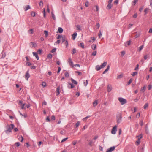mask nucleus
I'll list each match as a JSON object with an SVG mask.
<instances>
[{"mask_svg":"<svg viewBox=\"0 0 152 152\" xmlns=\"http://www.w3.org/2000/svg\"><path fill=\"white\" fill-rule=\"evenodd\" d=\"M140 140L138 139V140L136 142V144L138 145L140 143Z\"/></svg>","mask_w":152,"mask_h":152,"instance_id":"ea45409f","label":"nucleus"},{"mask_svg":"<svg viewBox=\"0 0 152 152\" xmlns=\"http://www.w3.org/2000/svg\"><path fill=\"white\" fill-rule=\"evenodd\" d=\"M102 34L101 33V31L100 30L99 31V38H100L102 36Z\"/></svg>","mask_w":152,"mask_h":152,"instance_id":"a18cd8bd","label":"nucleus"},{"mask_svg":"<svg viewBox=\"0 0 152 152\" xmlns=\"http://www.w3.org/2000/svg\"><path fill=\"white\" fill-rule=\"evenodd\" d=\"M148 104L147 103H145L143 106V108L144 109H145L148 107Z\"/></svg>","mask_w":152,"mask_h":152,"instance_id":"c85d7f7f","label":"nucleus"},{"mask_svg":"<svg viewBox=\"0 0 152 152\" xmlns=\"http://www.w3.org/2000/svg\"><path fill=\"white\" fill-rule=\"evenodd\" d=\"M145 132L146 134H148L149 133V130L148 129V127L147 125L145 127Z\"/></svg>","mask_w":152,"mask_h":152,"instance_id":"a878e982","label":"nucleus"},{"mask_svg":"<svg viewBox=\"0 0 152 152\" xmlns=\"http://www.w3.org/2000/svg\"><path fill=\"white\" fill-rule=\"evenodd\" d=\"M52 55L50 53L47 56V58L50 59H52Z\"/></svg>","mask_w":152,"mask_h":152,"instance_id":"f3484780","label":"nucleus"},{"mask_svg":"<svg viewBox=\"0 0 152 152\" xmlns=\"http://www.w3.org/2000/svg\"><path fill=\"white\" fill-rule=\"evenodd\" d=\"M26 10H29L31 9L29 5H27L25 7Z\"/></svg>","mask_w":152,"mask_h":152,"instance_id":"a19ab883","label":"nucleus"},{"mask_svg":"<svg viewBox=\"0 0 152 152\" xmlns=\"http://www.w3.org/2000/svg\"><path fill=\"white\" fill-rule=\"evenodd\" d=\"M117 121L118 124L120 123L122 121V116L121 113H119L116 116Z\"/></svg>","mask_w":152,"mask_h":152,"instance_id":"f03ea898","label":"nucleus"},{"mask_svg":"<svg viewBox=\"0 0 152 152\" xmlns=\"http://www.w3.org/2000/svg\"><path fill=\"white\" fill-rule=\"evenodd\" d=\"M65 44L66 45V47H67L68 46V43L67 40H66Z\"/></svg>","mask_w":152,"mask_h":152,"instance_id":"c03bdc74","label":"nucleus"},{"mask_svg":"<svg viewBox=\"0 0 152 152\" xmlns=\"http://www.w3.org/2000/svg\"><path fill=\"white\" fill-rule=\"evenodd\" d=\"M96 27L97 28H99V27H100V24H99V23H97L96 25Z\"/></svg>","mask_w":152,"mask_h":152,"instance_id":"de8ad7c7","label":"nucleus"},{"mask_svg":"<svg viewBox=\"0 0 152 152\" xmlns=\"http://www.w3.org/2000/svg\"><path fill=\"white\" fill-rule=\"evenodd\" d=\"M36 68V67L34 66H31V69H34Z\"/></svg>","mask_w":152,"mask_h":152,"instance_id":"052dcab7","label":"nucleus"},{"mask_svg":"<svg viewBox=\"0 0 152 152\" xmlns=\"http://www.w3.org/2000/svg\"><path fill=\"white\" fill-rule=\"evenodd\" d=\"M123 77V75H122L121 74L118 76L117 77V79H120L122 78Z\"/></svg>","mask_w":152,"mask_h":152,"instance_id":"2f4dec72","label":"nucleus"},{"mask_svg":"<svg viewBox=\"0 0 152 152\" xmlns=\"http://www.w3.org/2000/svg\"><path fill=\"white\" fill-rule=\"evenodd\" d=\"M117 126L116 125L113 127L111 131V133L112 134H114L116 133L117 131Z\"/></svg>","mask_w":152,"mask_h":152,"instance_id":"20e7f679","label":"nucleus"},{"mask_svg":"<svg viewBox=\"0 0 152 152\" xmlns=\"http://www.w3.org/2000/svg\"><path fill=\"white\" fill-rule=\"evenodd\" d=\"M65 75L66 77H68L69 76V74L67 72H66L65 74Z\"/></svg>","mask_w":152,"mask_h":152,"instance_id":"864d4df0","label":"nucleus"},{"mask_svg":"<svg viewBox=\"0 0 152 152\" xmlns=\"http://www.w3.org/2000/svg\"><path fill=\"white\" fill-rule=\"evenodd\" d=\"M61 41L62 42H64L66 41L65 36H62V35H61Z\"/></svg>","mask_w":152,"mask_h":152,"instance_id":"412c9836","label":"nucleus"},{"mask_svg":"<svg viewBox=\"0 0 152 152\" xmlns=\"http://www.w3.org/2000/svg\"><path fill=\"white\" fill-rule=\"evenodd\" d=\"M101 68L100 66H99V65L96 66L95 68L96 69L97 71L100 70Z\"/></svg>","mask_w":152,"mask_h":152,"instance_id":"2eb2a0df","label":"nucleus"},{"mask_svg":"<svg viewBox=\"0 0 152 152\" xmlns=\"http://www.w3.org/2000/svg\"><path fill=\"white\" fill-rule=\"evenodd\" d=\"M115 147L114 146L111 147L107 149L106 151V152H112L115 150Z\"/></svg>","mask_w":152,"mask_h":152,"instance_id":"39448f33","label":"nucleus"},{"mask_svg":"<svg viewBox=\"0 0 152 152\" xmlns=\"http://www.w3.org/2000/svg\"><path fill=\"white\" fill-rule=\"evenodd\" d=\"M96 47V44H93L91 46V48L93 50H94Z\"/></svg>","mask_w":152,"mask_h":152,"instance_id":"6ab92c4d","label":"nucleus"},{"mask_svg":"<svg viewBox=\"0 0 152 152\" xmlns=\"http://www.w3.org/2000/svg\"><path fill=\"white\" fill-rule=\"evenodd\" d=\"M56 48H54L51 51V53H54L56 52Z\"/></svg>","mask_w":152,"mask_h":152,"instance_id":"8fccbe9b","label":"nucleus"},{"mask_svg":"<svg viewBox=\"0 0 152 152\" xmlns=\"http://www.w3.org/2000/svg\"><path fill=\"white\" fill-rule=\"evenodd\" d=\"M61 35H58V36L56 38L57 39H60L61 37Z\"/></svg>","mask_w":152,"mask_h":152,"instance_id":"680f3d73","label":"nucleus"},{"mask_svg":"<svg viewBox=\"0 0 152 152\" xmlns=\"http://www.w3.org/2000/svg\"><path fill=\"white\" fill-rule=\"evenodd\" d=\"M79 46L83 49H84V44L83 42L80 43V44L79 45Z\"/></svg>","mask_w":152,"mask_h":152,"instance_id":"aec40b11","label":"nucleus"},{"mask_svg":"<svg viewBox=\"0 0 152 152\" xmlns=\"http://www.w3.org/2000/svg\"><path fill=\"white\" fill-rule=\"evenodd\" d=\"M138 67H139V65L138 64H137V65L135 67V68L134 70H137L138 69Z\"/></svg>","mask_w":152,"mask_h":152,"instance_id":"0e129e2a","label":"nucleus"},{"mask_svg":"<svg viewBox=\"0 0 152 152\" xmlns=\"http://www.w3.org/2000/svg\"><path fill=\"white\" fill-rule=\"evenodd\" d=\"M76 27L77 28V30H81V29L80 28V25H77L76 26Z\"/></svg>","mask_w":152,"mask_h":152,"instance_id":"72a5a7b5","label":"nucleus"},{"mask_svg":"<svg viewBox=\"0 0 152 152\" xmlns=\"http://www.w3.org/2000/svg\"><path fill=\"white\" fill-rule=\"evenodd\" d=\"M71 80H72L73 83L75 85L77 84V82L75 80L73 79L72 78H71Z\"/></svg>","mask_w":152,"mask_h":152,"instance_id":"5701e85b","label":"nucleus"},{"mask_svg":"<svg viewBox=\"0 0 152 152\" xmlns=\"http://www.w3.org/2000/svg\"><path fill=\"white\" fill-rule=\"evenodd\" d=\"M69 64H72L73 62L72 61L71 59L70 58H69Z\"/></svg>","mask_w":152,"mask_h":152,"instance_id":"cd10ccee","label":"nucleus"},{"mask_svg":"<svg viewBox=\"0 0 152 152\" xmlns=\"http://www.w3.org/2000/svg\"><path fill=\"white\" fill-rule=\"evenodd\" d=\"M44 33L45 34L46 37H47L48 35V31H47L45 30L44 31Z\"/></svg>","mask_w":152,"mask_h":152,"instance_id":"58836bf2","label":"nucleus"},{"mask_svg":"<svg viewBox=\"0 0 152 152\" xmlns=\"http://www.w3.org/2000/svg\"><path fill=\"white\" fill-rule=\"evenodd\" d=\"M29 33H30L31 34H32L33 33V29H30L29 30Z\"/></svg>","mask_w":152,"mask_h":152,"instance_id":"bf43d9fd","label":"nucleus"},{"mask_svg":"<svg viewBox=\"0 0 152 152\" xmlns=\"http://www.w3.org/2000/svg\"><path fill=\"white\" fill-rule=\"evenodd\" d=\"M131 42V41L129 40L127 42L125 43V45L126 47H127L129 45H130Z\"/></svg>","mask_w":152,"mask_h":152,"instance_id":"dca6fc26","label":"nucleus"},{"mask_svg":"<svg viewBox=\"0 0 152 152\" xmlns=\"http://www.w3.org/2000/svg\"><path fill=\"white\" fill-rule=\"evenodd\" d=\"M80 123V121H78L77 123L75 125L76 127H77L79 125Z\"/></svg>","mask_w":152,"mask_h":152,"instance_id":"473e14b6","label":"nucleus"},{"mask_svg":"<svg viewBox=\"0 0 152 152\" xmlns=\"http://www.w3.org/2000/svg\"><path fill=\"white\" fill-rule=\"evenodd\" d=\"M46 121H47L50 122V119L49 117H47L46 118Z\"/></svg>","mask_w":152,"mask_h":152,"instance_id":"3c124183","label":"nucleus"},{"mask_svg":"<svg viewBox=\"0 0 152 152\" xmlns=\"http://www.w3.org/2000/svg\"><path fill=\"white\" fill-rule=\"evenodd\" d=\"M138 139L140 140V139L142 137V134H140L137 136Z\"/></svg>","mask_w":152,"mask_h":152,"instance_id":"79ce46f5","label":"nucleus"},{"mask_svg":"<svg viewBox=\"0 0 152 152\" xmlns=\"http://www.w3.org/2000/svg\"><path fill=\"white\" fill-rule=\"evenodd\" d=\"M42 13L43 14V16L45 18L46 17L45 10H43V11H42Z\"/></svg>","mask_w":152,"mask_h":152,"instance_id":"603ef678","label":"nucleus"},{"mask_svg":"<svg viewBox=\"0 0 152 152\" xmlns=\"http://www.w3.org/2000/svg\"><path fill=\"white\" fill-rule=\"evenodd\" d=\"M55 119V117L53 115L51 117V120H54Z\"/></svg>","mask_w":152,"mask_h":152,"instance_id":"774afa93","label":"nucleus"},{"mask_svg":"<svg viewBox=\"0 0 152 152\" xmlns=\"http://www.w3.org/2000/svg\"><path fill=\"white\" fill-rule=\"evenodd\" d=\"M109 69L110 66L108 65L106 69L103 72V74H104L106 73L109 70Z\"/></svg>","mask_w":152,"mask_h":152,"instance_id":"ddd939ff","label":"nucleus"},{"mask_svg":"<svg viewBox=\"0 0 152 152\" xmlns=\"http://www.w3.org/2000/svg\"><path fill=\"white\" fill-rule=\"evenodd\" d=\"M152 88V86L151 85H148V89L149 90H150Z\"/></svg>","mask_w":152,"mask_h":152,"instance_id":"6e6d98bb","label":"nucleus"},{"mask_svg":"<svg viewBox=\"0 0 152 152\" xmlns=\"http://www.w3.org/2000/svg\"><path fill=\"white\" fill-rule=\"evenodd\" d=\"M138 0H134L133 1V5H135L136 3L138 1Z\"/></svg>","mask_w":152,"mask_h":152,"instance_id":"4c0bfd02","label":"nucleus"},{"mask_svg":"<svg viewBox=\"0 0 152 152\" xmlns=\"http://www.w3.org/2000/svg\"><path fill=\"white\" fill-rule=\"evenodd\" d=\"M96 51H94L93 53H92V55L93 56H95L96 55Z\"/></svg>","mask_w":152,"mask_h":152,"instance_id":"37998d69","label":"nucleus"},{"mask_svg":"<svg viewBox=\"0 0 152 152\" xmlns=\"http://www.w3.org/2000/svg\"><path fill=\"white\" fill-rule=\"evenodd\" d=\"M32 45L33 47H36L37 46V44L34 42H32Z\"/></svg>","mask_w":152,"mask_h":152,"instance_id":"e433bc0d","label":"nucleus"},{"mask_svg":"<svg viewBox=\"0 0 152 152\" xmlns=\"http://www.w3.org/2000/svg\"><path fill=\"white\" fill-rule=\"evenodd\" d=\"M71 53L73 54L76 53V49L75 48H73L72 50Z\"/></svg>","mask_w":152,"mask_h":152,"instance_id":"bb28decb","label":"nucleus"},{"mask_svg":"<svg viewBox=\"0 0 152 152\" xmlns=\"http://www.w3.org/2000/svg\"><path fill=\"white\" fill-rule=\"evenodd\" d=\"M112 7V4H108V5L107 6V8L108 9H110Z\"/></svg>","mask_w":152,"mask_h":152,"instance_id":"c9c22d12","label":"nucleus"},{"mask_svg":"<svg viewBox=\"0 0 152 152\" xmlns=\"http://www.w3.org/2000/svg\"><path fill=\"white\" fill-rule=\"evenodd\" d=\"M58 31L59 33H61L63 32V30L62 28L61 27H58Z\"/></svg>","mask_w":152,"mask_h":152,"instance_id":"4468645a","label":"nucleus"},{"mask_svg":"<svg viewBox=\"0 0 152 152\" xmlns=\"http://www.w3.org/2000/svg\"><path fill=\"white\" fill-rule=\"evenodd\" d=\"M51 15H52V17L53 19L55 20L56 19V17H55V15L54 14L53 12H51Z\"/></svg>","mask_w":152,"mask_h":152,"instance_id":"393cba45","label":"nucleus"},{"mask_svg":"<svg viewBox=\"0 0 152 152\" xmlns=\"http://www.w3.org/2000/svg\"><path fill=\"white\" fill-rule=\"evenodd\" d=\"M144 48V45H142L139 47V49H138V51L139 52L143 48Z\"/></svg>","mask_w":152,"mask_h":152,"instance_id":"4be33fe9","label":"nucleus"},{"mask_svg":"<svg viewBox=\"0 0 152 152\" xmlns=\"http://www.w3.org/2000/svg\"><path fill=\"white\" fill-rule=\"evenodd\" d=\"M146 89V87L145 86H144L143 87H142L141 88L140 91L142 92H144L145 89Z\"/></svg>","mask_w":152,"mask_h":152,"instance_id":"b1692460","label":"nucleus"},{"mask_svg":"<svg viewBox=\"0 0 152 152\" xmlns=\"http://www.w3.org/2000/svg\"><path fill=\"white\" fill-rule=\"evenodd\" d=\"M132 82V79H130L129 81V82H128V85H129Z\"/></svg>","mask_w":152,"mask_h":152,"instance_id":"e2e57ef3","label":"nucleus"},{"mask_svg":"<svg viewBox=\"0 0 152 152\" xmlns=\"http://www.w3.org/2000/svg\"><path fill=\"white\" fill-rule=\"evenodd\" d=\"M107 64V62H104L100 66L101 68H104L106 66Z\"/></svg>","mask_w":152,"mask_h":152,"instance_id":"f8f14e48","label":"nucleus"},{"mask_svg":"<svg viewBox=\"0 0 152 152\" xmlns=\"http://www.w3.org/2000/svg\"><path fill=\"white\" fill-rule=\"evenodd\" d=\"M56 91V95H58L60 94V86H58L57 88Z\"/></svg>","mask_w":152,"mask_h":152,"instance_id":"9b49d317","label":"nucleus"},{"mask_svg":"<svg viewBox=\"0 0 152 152\" xmlns=\"http://www.w3.org/2000/svg\"><path fill=\"white\" fill-rule=\"evenodd\" d=\"M121 54L122 56H123L125 54V52L124 51H122L121 52Z\"/></svg>","mask_w":152,"mask_h":152,"instance_id":"69168bd1","label":"nucleus"},{"mask_svg":"<svg viewBox=\"0 0 152 152\" xmlns=\"http://www.w3.org/2000/svg\"><path fill=\"white\" fill-rule=\"evenodd\" d=\"M118 100L120 102L121 104L122 105H123L127 102L126 100L123 98H118Z\"/></svg>","mask_w":152,"mask_h":152,"instance_id":"7ed1b4c3","label":"nucleus"},{"mask_svg":"<svg viewBox=\"0 0 152 152\" xmlns=\"http://www.w3.org/2000/svg\"><path fill=\"white\" fill-rule=\"evenodd\" d=\"M36 13V12H35L33 11H32L31 12V15L33 17H34L35 16Z\"/></svg>","mask_w":152,"mask_h":152,"instance_id":"c756f323","label":"nucleus"},{"mask_svg":"<svg viewBox=\"0 0 152 152\" xmlns=\"http://www.w3.org/2000/svg\"><path fill=\"white\" fill-rule=\"evenodd\" d=\"M42 50L39 49L38 50V53L40 54H41L42 53Z\"/></svg>","mask_w":152,"mask_h":152,"instance_id":"49530a36","label":"nucleus"},{"mask_svg":"<svg viewBox=\"0 0 152 152\" xmlns=\"http://www.w3.org/2000/svg\"><path fill=\"white\" fill-rule=\"evenodd\" d=\"M88 83V81L87 80H86V82H84V85L85 86H87Z\"/></svg>","mask_w":152,"mask_h":152,"instance_id":"09e8293b","label":"nucleus"},{"mask_svg":"<svg viewBox=\"0 0 152 152\" xmlns=\"http://www.w3.org/2000/svg\"><path fill=\"white\" fill-rule=\"evenodd\" d=\"M42 86L44 87H45L46 86V83L44 82H43L42 83Z\"/></svg>","mask_w":152,"mask_h":152,"instance_id":"338daca9","label":"nucleus"},{"mask_svg":"<svg viewBox=\"0 0 152 152\" xmlns=\"http://www.w3.org/2000/svg\"><path fill=\"white\" fill-rule=\"evenodd\" d=\"M137 72H133V73H132V74H131V75L133 76H134L136 75H137Z\"/></svg>","mask_w":152,"mask_h":152,"instance_id":"7c9ffc66","label":"nucleus"},{"mask_svg":"<svg viewBox=\"0 0 152 152\" xmlns=\"http://www.w3.org/2000/svg\"><path fill=\"white\" fill-rule=\"evenodd\" d=\"M7 126L8 128H7L6 130L5 131L6 133L7 134L11 132L12 129H13L15 127L14 125L13 124H12L10 125H7Z\"/></svg>","mask_w":152,"mask_h":152,"instance_id":"f257e3e1","label":"nucleus"},{"mask_svg":"<svg viewBox=\"0 0 152 152\" xmlns=\"http://www.w3.org/2000/svg\"><path fill=\"white\" fill-rule=\"evenodd\" d=\"M15 144L16 145L17 147L19 146V145H20V143L19 142H16L15 143Z\"/></svg>","mask_w":152,"mask_h":152,"instance_id":"5fc2aeb1","label":"nucleus"},{"mask_svg":"<svg viewBox=\"0 0 152 152\" xmlns=\"http://www.w3.org/2000/svg\"><path fill=\"white\" fill-rule=\"evenodd\" d=\"M112 89V86L111 85H109L107 87V91L108 92H110Z\"/></svg>","mask_w":152,"mask_h":152,"instance_id":"0eeeda50","label":"nucleus"},{"mask_svg":"<svg viewBox=\"0 0 152 152\" xmlns=\"http://www.w3.org/2000/svg\"><path fill=\"white\" fill-rule=\"evenodd\" d=\"M68 87L69 88H72L74 87V86L73 84L71 83H69L68 84Z\"/></svg>","mask_w":152,"mask_h":152,"instance_id":"1a4fd4ad","label":"nucleus"},{"mask_svg":"<svg viewBox=\"0 0 152 152\" xmlns=\"http://www.w3.org/2000/svg\"><path fill=\"white\" fill-rule=\"evenodd\" d=\"M77 35V33L76 32H75L72 35V39L73 40H75Z\"/></svg>","mask_w":152,"mask_h":152,"instance_id":"6e6552de","label":"nucleus"},{"mask_svg":"<svg viewBox=\"0 0 152 152\" xmlns=\"http://www.w3.org/2000/svg\"><path fill=\"white\" fill-rule=\"evenodd\" d=\"M97 104H98V101L97 100H95L93 103V106L94 107L96 106L97 105Z\"/></svg>","mask_w":152,"mask_h":152,"instance_id":"a211bd4d","label":"nucleus"},{"mask_svg":"<svg viewBox=\"0 0 152 152\" xmlns=\"http://www.w3.org/2000/svg\"><path fill=\"white\" fill-rule=\"evenodd\" d=\"M30 77V75L28 73V72L27 71L25 75V77L27 80H28Z\"/></svg>","mask_w":152,"mask_h":152,"instance_id":"423d86ee","label":"nucleus"},{"mask_svg":"<svg viewBox=\"0 0 152 152\" xmlns=\"http://www.w3.org/2000/svg\"><path fill=\"white\" fill-rule=\"evenodd\" d=\"M33 55L35 56L37 58V60H38L39 59V57L38 56L37 53L36 52H33Z\"/></svg>","mask_w":152,"mask_h":152,"instance_id":"9d476101","label":"nucleus"},{"mask_svg":"<svg viewBox=\"0 0 152 152\" xmlns=\"http://www.w3.org/2000/svg\"><path fill=\"white\" fill-rule=\"evenodd\" d=\"M68 139V137H66L65 138L63 139L61 141V142H63L64 141H65L66 140H67Z\"/></svg>","mask_w":152,"mask_h":152,"instance_id":"4d7b16f0","label":"nucleus"},{"mask_svg":"<svg viewBox=\"0 0 152 152\" xmlns=\"http://www.w3.org/2000/svg\"><path fill=\"white\" fill-rule=\"evenodd\" d=\"M75 73H78V75H80L82 74V73L81 72H79V71H76Z\"/></svg>","mask_w":152,"mask_h":152,"instance_id":"13d9d810","label":"nucleus"},{"mask_svg":"<svg viewBox=\"0 0 152 152\" xmlns=\"http://www.w3.org/2000/svg\"><path fill=\"white\" fill-rule=\"evenodd\" d=\"M149 56L148 55H145L144 56V59L145 60H146L148 58V56Z\"/></svg>","mask_w":152,"mask_h":152,"instance_id":"f704fd0d","label":"nucleus"}]
</instances>
